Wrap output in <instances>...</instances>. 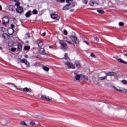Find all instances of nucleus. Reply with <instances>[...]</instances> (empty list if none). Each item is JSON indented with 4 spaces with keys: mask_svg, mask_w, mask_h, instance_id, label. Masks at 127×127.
I'll return each mask as SVG.
<instances>
[{
    "mask_svg": "<svg viewBox=\"0 0 127 127\" xmlns=\"http://www.w3.org/2000/svg\"><path fill=\"white\" fill-rule=\"evenodd\" d=\"M25 58H28V56L27 55H25L24 56Z\"/></svg>",
    "mask_w": 127,
    "mask_h": 127,
    "instance_id": "nucleus-52",
    "label": "nucleus"
},
{
    "mask_svg": "<svg viewBox=\"0 0 127 127\" xmlns=\"http://www.w3.org/2000/svg\"><path fill=\"white\" fill-rule=\"evenodd\" d=\"M119 26H124L125 25V24H124V22H120L119 23Z\"/></svg>",
    "mask_w": 127,
    "mask_h": 127,
    "instance_id": "nucleus-39",
    "label": "nucleus"
},
{
    "mask_svg": "<svg viewBox=\"0 0 127 127\" xmlns=\"http://www.w3.org/2000/svg\"><path fill=\"white\" fill-rule=\"evenodd\" d=\"M7 123H10V122H11V121H7Z\"/></svg>",
    "mask_w": 127,
    "mask_h": 127,
    "instance_id": "nucleus-56",
    "label": "nucleus"
},
{
    "mask_svg": "<svg viewBox=\"0 0 127 127\" xmlns=\"http://www.w3.org/2000/svg\"><path fill=\"white\" fill-rule=\"evenodd\" d=\"M29 49H30V46H26L24 47V50H25V51H27V50H29Z\"/></svg>",
    "mask_w": 127,
    "mask_h": 127,
    "instance_id": "nucleus-26",
    "label": "nucleus"
},
{
    "mask_svg": "<svg viewBox=\"0 0 127 127\" xmlns=\"http://www.w3.org/2000/svg\"><path fill=\"white\" fill-rule=\"evenodd\" d=\"M32 13H33V14H37V13H38V11H37V10L36 9H33Z\"/></svg>",
    "mask_w": 127,
    "mask_h": 127,
    "instance_id": "nucleus-28",
    "label": "nucleus"
},
{
    "mask_svg": "<svg viewBox=\"0 0 127 127\" xmlns=\"http://www.w3.org/2000/svg\"><path fill=\"white\" fill-rule=\"evenodd\" d=\"M84 43H86V44H87V45H88V46H90V43L89 42H88L87 41L84 40L83 41Z\"/></svg>",
    "mask_w": 127,
    "mask_h": 127,
    "instance_id": "nucleus-43",
    "label": "nucleus"
},
{
    "mask_svg": "<svg viewBox=\"0 0 127 127\" xmlns=\"http://www.w3.org/2000/svg\"><path fill=\"white\" fill-rule=\"evenodd\" d=\"M46 35V33L44 32L42 34V36H45Z\"/></svg>",
    "mask_w": 127,
    "mask_h": 127,
    "instance_id": "nucleus-48",
    "label": "nucleus"
},
{
    "mask_svg": "<svg viewBox=\"0 0 127 127\" xmlns=\"http://www.w3.org/2000/svg\"><path fill=\"white\" fill-rule=\"evenodd\" d=\"M57 2H60L61 3L62 2H65V0H55Z\"/></svg>",
    "mask_w": 127,
    "mask_h": 127,
    "instance_id": "nucleus-33",
    "label": "nucleus"
},
{
    "mask_svg": "<svg viewBox=\"0 0 127 127\" xmlns=\"http://www.w3.org/2000/svg\"><path fill=\"white\" fill-rule=\"evenodd\" d=\"M15 5L16 6H17V7H19V6H20L19 5H20V3L19 2H17L15 4Z\"/></svg>",
    "mask_w": 127,
    "mask_h": 127,
    "instance_id": "nucleus-38",
    "label": "nucleus"
},
{
    "mask_svg": "<svg viewBox=\"0 0 127 127\" xmlns=\"http://www.w3.org/2000/svg\"><path fill=\"white\" fill-rule=\"evenodd\" d=\"M118 62H120V63H122L123 64H126V65H127V62H125V61L123 60L122 59H118Z\"/></svg>",
    "mask_w": 127,
    "mask_h": 127,
    "instance_id": "nucleus-18",
    "label": "nucleus"
},
{
    "mask_svg": "<svg viewBox=\"0 0 127 127\" xmlns=\"http://www.w3.org/2000/svg\"><path fill=\"white\" fill-rule=\"evenodd\" d=\"M41 100H45L46 101H51L52 98H49V96H47L45 95H42L41 97Z\"/></svg>",
    "mask_w": 127,
    "mask_h": 127,
    "instance_id": "nucleus-8",
    "label": "nucleus"
},
{
    "mask_svg": "<svg viewBox=\"0 0 127 127\" xmlns=\"http://www.w3.org/2000/svg\"><path fill=\"white\" fill-rule=\"evenodd\" d=\"M64 40L65 42H67V43H68V44H72V42H71V41H69V39L68 38H67V37L64 38Z\"/></svg>",
    "mask_w": 127,
    "mask_h": 127,
    "instance_id": "nucleus-21",
    "label": "nucleus"
},
{
    "mask_svg": "<svg viewBox=\"0 0 127 127\" xmlns=\"http://www.w3.org/2000/svg\"><path fill=\"white\" fill-rule=\"evenodd\" d=\"M124 56H126V57H127V54H124Z\"/></svg>",
    "mask_w": 127,
    "mask_h": 127,
    "instance_id": "nucleus-54",
    "label": "nucleus"
},
{
    "mask_svg": "<svg viewBox=\"0 0 127 127\" xmlns=\"http://www.w3.org/2000/svg\"><path fill=\"white\" fill-rule=\"evenodd\" d=\"M2 36L3 38L5 39L6 38V37H7V36H8V35H7V34L6 33H3Z\"/></svg>",
    "mask_w": 127,
    "mask_h": 127,
    "instance_id": "nucleus-32",
    "label": "nucleus"
},
{
    "mask_svg": "<svg viewBox=\"0 0 127 127\" xmlns=\"http://www.w3.org/2000/svg\"><path fill=\"white\" fill-rule=\"evenodd\" d=\"M2 50V47L0 46V50Z\"/></svg>",
    "mask_w": 127,
    "mask_h": 127,
    "instance_id": "nucleus-55",
    "label": "nucleus"
},
{
    "mask_svg": "<svg viewBox=\"0 0 127 127\" xmlns=\"http://www.w3.org/2000/svg\"><path fill=\"white\" fill-rule=\"evenodd\" d=\"M82 78L83 79H84V80H86V81H88L89 80V78H88V77L86 76L85 75H82Z\"/></svg>",
    "mask_w": 127,
    "mask_h": 127,
    "instance_id": "nucleus-34",
    "label": "nucleus"
},
{
    "mask_svg": "<svg viewBox=\"0 0 127 127\" xmlns=\"http://www.w3.org/2000/svg\"><path fill=\"white\" fill-rule=\"evenodd\" d=\"M117 91H119V92H121V93H127V89H124L123 90L121 89H117Z\"/></svg>",
    "mask_w": 127,
    "mask_h": 127,
    "instance_id": "nucleus-22",
    "label": "nucleus"
},
{
    "mask_svg": "<svg viewBox=\"0 0 127 127\" xmlns=\"http://www.w3.org/2000/svg\"><path fill=\"white\" fill-rule=\"evenodd\" d=\"M105 75L108 77V76H116L117 73L114 71H110L109 72H104Z\"/></svg>",
    "mask_w": 127,
    "mask_h": 127,
    "instance_id": "nucleus-10",
    "label": "nucleus"
},
{
    "mask_svg": "<svg viewBox=\"0 0 127 127\" xmlns=\"http://www.w3.org/2000/svg\"><path fill=\"white\" fill-rule=\"evenodd\" d=\"M18 59L20 63H24L25 65H26L27 67H30V64H29V62H28L26 59H21V58H19Z\"/></svg>",
    "mask_w": 127,
    "mask_h": 127,
    "instance_id": "nucleus-4",
    "label": "nucleus"
},
{
    "mask_svg": "<svg viewBox=\"0 0 127 127\" xmlns=\"http://www.w3.org/2000/svg\"><path fill=\"white\" fill-rule=\"evenodd\" d=\"M49 48L50 49H53V46H49Z\"/></svg>",
    "mask_w": 127,
    "mask_h": 127,
    "instance_id": "nucleus-50",
    "label": "nucleus"
},
{
    "mask_svg": "<svg viewBox=\"0 0 127 127\" xmlns=\"http://www.w3.org/2000/svg\"><path fill=\"white\" fill-rule=\"evenodd\" d=\"M39 65H40V64L39 63H36L34 64V65L35 66V67L39 66Z\"/></svg>",
    "mask_w": 127,
    "mask_h": 127,
    "instance_id": "nucleus-44",
    "label": "nucleus"
},
{
    "mask_svg": "<svg viewBox=\"0 0 127 127\" xmlns=\"http://www.w3.org/2000/svg\"><path fill=\"white\" fill-rule=\"evenodd\" d=\"M10 51L12 52H15V51H16V48H12L10 49Z\"/></svg>",
    "mask_w": 127,
    "mask_h": 127,
    "instance_id": "nucleus-35",
    "label": "nucleus"
},
{
    "mask_svg": "<svg viewBox=\"0 0 127 127\" xmlns=\"http://www.w3.org/2000/svg\"><path fill=\"white\" fill-rule=\"evenodd\" d=\"M74 10H75V9H71L69 10L70 12H73V11H74Z\"/></svg>",
    "mask_w": 127,
    "mask_h": 127,
    "instance_id": "nucleus-49",
    "label": "nucleus"
},
{
    "mask_svg": "<svg viewBox=\"0 0 127 127\" xmlns=\"http://www.w3.org/2000/svg\"><path fill=\"white\" fill-rule=\"evenodd\" d=\"M51 18L53 19H57L58 20L60 18V17L57 15V14H52L51 15Z\"/></svg>",
    "mask_w": 127,
    "mask_h": 127,
    "instance_id": "nucleus-12",
    "label": "nucleus"
},
{
    "mask_svg": "<svg viewBox=\"0 0 127 127\" xmlns=\"http://www.w3.org/2000/svg\"><path fill=\"white\" fill-rule=\"evenodd\" d=\"M69 5L66 4L65 6H64V7L63 8V10H68L69 9H70V8H69Z\"/></svg>",
    "mask_w": 127,
    "mask_h": 127,
    "instance_id": "nucleus-19",
    "label": "nucleus"
},
{
    "mask_svg": "<svg viewBox=\"0 0 127 127\" xmlns=\"http://www.w3.org/2000/svg\"><path fill=\"white\" fill-rule=\"evenodd\" d=\"M2 8L1 7V5H0V10H2Z\"/></svg>",
    "mask_w": 127,
    "mask_h": 127,
    "instance_id": "nucleus-53",
    "label": "nucleus"
},
{
    "mask_svg": "<svg viewBox=\"0 0 127 127\" xmlns=\"http://www.w3.org/2000/svg\"><path fill=\"white\" fill-rule=\"evenodd\" d=\"M64 35H67V34H68V32H67V30L65 29L64 30Z\"/></svg>",
    "mask_w": 127,
    "mask_h": 127,
    "instance_id": "nucleus-41",
    "label": "nucleus"
},
{
    "mask_svg": "<svg viewBox=\"0 0 127 127\" xmlns=\"http://www.w3.org/2000/svg\"><path fill=\"white\" fill-rule=\"evenodd\" d=\"M30 125H31V126H34L35 125V123L34 122L31 121Z\"/></svg>",
    "mask_w": 127,
    "mask_h": 127,
    "instance_id": "nucleus-45",
    "label": "nucleus"
},
{
    "mask_svg": "<svg viewBox=\"0 0 127 127\" xmlns=\"http://www.w3.org/2000/svg\"><path fill=\"white\" fill-rule=\"evenodd\" d=\"M6 85H11L12 86H13L16 90H18V91H22V92H24V93H28V92H30V90L29 88L27 87H25L23 89L20 88V87H17L16 85H15L14 83H6Z\"/></svg>",
    "mask_w": 127,
    "mask_h": 127,
    "instance_id": "nucleus-1",
    "label": "nucleus"
},
{
    "mask_svg": "<svg viewBox=\"0 0 127 127\" xmlns=\"http://www.w3.org/2000/svg\"><path fill=\"white\" fill-rule=\"evenodd\" d=\"M82 2L85 4H87L88 3V0H82Z\"/></svg>",
    "mask_w": 127,
    "mask_h": 127,
    "instance_id": "nucleus-42",
    "label": "nucleus"
},
{
    "mask_svg": "<svg viewBox=\"0 0 127 127\" xmlns=\"http://www.w3.org/2000/svg\"><path fill=\"white\" fill-rule=\"evenodd\" d=\"M64 65L67 66V68H68V69H75V68H76V66H75V65H73V64L70 63L68 62H65L64 63Z\"/></svg>",
    "mask_w": 127,
    "mask_h": 127,
    "instance_id": "nucleus-6",
    "label": "nucleus"
},
{
    "mask_svg": "<svg viewBox=\"0 0 127 127\" xmlns=\"http://www.w3.org/2000/svg\"><path fill=\"white\" fill-rule=\"evenodd\" d=\"M37 45H38V47L39 48H41L42 46H43V42L40 39L37 40Z\"/></svg>",
    "mask_w": 127,
    "mask_h": 127,
    "instance_id": "nucleus-13",
    "label": "nucleus"
},
{
    "mask_svg": "<svg viewBox=\"0 0 127 127\" xmlns=\"http://www.w3.org/2000/svg\"><path fill=\"white\" fill-rule=\"evenodd\" d=\"M74 75H75L74 78V81H79L80 80V78H81V76L79 74H77L75 73H74Z\"/></svg>",
    "mask_w": 127,
    "mask_h": 127,
    "instance_id": "nucleus-14",
    "label": "nucleus"
},
{
    "mask_svg": "<svg viewBox=\"0 0 127 127\" xmlns=\"http://www.w3.org/2000/svg\"><path fill=\"white\" fill-rule=\"evenodd\" d=\"M96 4L97 5H99V2H94V4Z\"/></svg>",
    "mask_w": 127,
    "mask_h": 127,
    "instance_id": "nucleus-51",
    "label": "nucleus"
},
{
    "mask_svg": "<svg viewBox=\"0 0 127 127\" xmlns=\"http://www.w3.org/2000/svg\"><path fill=\"white\" fill-rule=\"evenodd\" d=\"M38 51L40 54H41V55H47V54H46V52H45V50L44 48H39Z\"/></svg>",
    "mask_w": 127,
    "mask_h": 127,
    "instance_id": "nucleus-9",
    "label": "nucleus"
},
{
    "mask_svg": "<svg viewBox=\"0 0 127 127\" xmlns=\"http://www.w3.org/2000/svg\"><path fill=\"white\" fill-rule=\"evenodd\" d=\"M69 37L70 39H71V41L73 42V43L79 44L80 42L79 41V39H78V38L76 37V36L71 35V36H69Z\"/></svg>",
    "mask_w": 127,
    "mask_h": 127,
    "instance_id": "nucleus-3",
    "label": "nucleus"
},
{
    "mask_svg": "<svg viewBox=\"0 0 127 127\" xmlns=\"http://www.w3.org/2000/svg\"><path fill=\"white\" fill-rule=\"evenodd\" d=\"M89 4L90 6H95V2L93 1H90L89 2Z\"/></svg>",
    "mask_w": 127,
    "mask_h": 127,
    "instance_id": "nucleus-27",
    "label": "nucleus"
},
{
    "mask_svg": "<svg viewBox=\"0 0 127 127\" xmlns=\"http://www.w3.org/2000/svg\"><path fill=\"white\" fill-rule=\"evenodd\" d=\"M13 1H16V0H12Z\"/></svg>",
    "mask_w": 127,
    "mask_h": 127,
    "instance_id": "nucleus-57",
    "label": "nucleus"
},
{
    "mask_svg": "<svg viewBox=\"0 0 127 127\" xmlns=\"http://www.w3.org/2000/svg\"><path fill=\"white\" fill-rule=\"evenodd\" d=\"M17 46V51H18V52H21V51L22 50V44L20 43H18Z\"/></svg>",
    "mask_w": 127,
    "mask_h": 127,
    "instance_id": "nucleus-11",
    "label": "nucleus"
},
{
    "mask_svg": "<svg viewBox=\"0 0 127 127\" xmlns=\"http://www.w3.org/2000/svg\"><path fill=\"white\" fill-rule=\"evenodd\" d=\"M95 40H96L97 42H99V40H100V39L99 38V37H96L94 38Z\"/></svg>",
    "mask_w": 127,
    "mask_h": 127,
    "instance_id": "nucleus-47",
    "label": "nucleus"
},
{
    "mask_svg": "<svg viewBox=\"0 0 127 127\" xmlns=\"http://www.w3.org/2000/svg\"><path fill=\"white\" fill-rule=\"evenodd\" d=\"M70 1H73V0H65V2L67 3H69Z\"/></svg>",
    "mask_w": 127,
    "mask_h": 127,
    "instance_id": "nucleus-46",
    "label": "nucleus"
},
{
    "mask_svg": "<svg viewBox=\"0 0 127 127\" xmlns=\"http://www.w3.org/2000/svg\"><path fill=\"white\" fill-rule=\"evenodd\" d=\"M90 56H91V57H93V58H96V57H97V56H96V55H95L93 53L91 54Z\"/></svg>",
    "mask_w": 127,
    "mask_h": 127,
    "instance_id": "nucleus-40",
    "label": "nucleus"
},
{
    "mask_svg": "<svg viewBox=\"0 0 127 127\" xmlns=\"http://www.w3.org/2000/svg\"><path fill=\"white\" fill-rule=\"evenodd\" d=\"M107 78H108L107 75H105V76L99 77L98 79L100 80V81H102L103 80H106Z\"/></svg>",
    "mask_w": 127,
    "mask_h": 127,
    "instance_id": "nucleus-23",
    "label": "nucleus"
},
{
    "mask_svg": "<svg viewBox=\"0 0 127 127\" xmlns=\"http://www.w3.org/2000/svg\"><path fill=\"white\" fill-rule=\"evenodd\" d=\"M67 4L69 5H68L69 8H71L74 7L75 6V3L73 2L69 3Z\"/></svg>",
    "mask_w": 127,
    "mask_h": 127,
    "instance_id": "nucleus-17",
    "label": "nucleus"
},
{
    "mask_svg": "<svg viewBox=\"0 0 127 127\" xmlns=\"http://www.w3.org/2000/svg\"><path fill=\"white\" fill-rule=\"evenodd\" d=\"M34 58H37L38 59H42V57L40 55H37L34 57Z\"/></svg>",
    "mask_w": 127,
    "mask_h": 127,
    "instance_id": "nucleus-31",
    "label": "nucleus"
},
{
    "mask_svg": "<svg viewBox=\"0 0 127 127\" xmlns=\"http://www.w3.org/2000/svg\"><path fill=\"white\" fill-rule=\"evenodd\" d=\"M62 60L64 59L65 60H67V59H69V57H68V54L67 53H64V57L61 59Z\"/></svg>",
    "mask_w": 127,
    "mask_h": 127,
    "instance_id": "nucleus-20",
    "label": "nucleus"
},
{
    "mask_svg": "<svg viewBox=\"0 0 127 127\" xmlns=\"http://www.w3.org/2000/svg\"><path fill=\"white\" fill-rule=\"evenodd\" d=\"M20 124L21 126H27V124L24 121H21Z\"/></svg>",
    "mask_w": 127,
    "mask_h": 127,
    "instance_id": "nucleus-30",
    "label": "nucleus"
},
{
    "mask_svg": "<svg viewBox=\"0 0 127 127\" xmlns=\"http://www.w3.org/2000/svg\"><path fill=\"white\" fill-rule=\"evenodd\" d=\"M8 8L11 11H15V6L13 5H10Z\"/></svg>",
    "mask_w": 127,
    "mask_h": 127,
    "instance_id": "nucleus-16",
    "label": "nucleus"
},
{
    "mask_svg": "<svg viewBox=\"0 0 127 127\" xmlns=\"http://www.w3.org/2000/svg\"><path fill=\"white\" fill-rule=\"evenodd\" d=\"M97 12H98L99 13H100L101 14H103V13H105V11L102 9L97 10Z\"/></svg>",
    "mask_w": 127,
    "mask_h": 127,
    "instance_id": "nucleus-25",
    "label": "nucleus"
},
{
    "mask_svg": "<svg viewBox=\"0 0 127 127\" xmlns=\"http://www.w3.org/2000/svg\"><path fill=\"white\" fill-rule=\"evenodd\" d=\"M75 64V66L76 67V68H81V64H80L79 63H76Z\"/></svg>",
    "mask_w": 127,
    "mask_h": 127,
    "instance_id": "nucleus-29",
    "label": "nucleus"
},
{
    "mask_svg": "<svg viewBox=\"0 0 127 127\" xmlns=\"http://www.w3.org/2000/svg\"><path fill=\"white\" fill-rule=\"evenodd\" d=\"M59 43L61 44V49L64 50V51H67L68 50L67 44L64 42H60Z\"/></svg>",
    "mask_w": 127,
    "mask_h": 127,
    "instance_id": "nucleus-2",
    "label": "nucleus"
},
{
    "mask_svg": "<svg viewBox=\"0 0 127 127\" xmlns=\"http://www.w3.org/2000/svg\"><path fill=\"white\" fill-rule=\"evenodd\" d=\"M43 69L44 70V71H46L47 72H48L49 71V68L46 66H43Z\"/></svg>",
    "mask_w": 127,
    "mask_h": 127,
    "instance_id": "nucleus-24",
    "label": "nucleus"
},
{
    "mask_svg": "<svg viewBox=\"0 0 127 127\" xmlns=\"http://www.w3.org/2000/svg\"><path fill=\"white\" fill-rule=\"evenodd\" d=\"M23 7L21 6H19L16 8V12L17 13H19V14H21V13H22L23 12Z\"/></svg>",
    "mask_w": 127,
    "mask_h": 127,
    "instance_id": "nucleus-7",
    "label": "nucleus"
},
{
    "mask_svg": "<svg viewBox=\"0 0 127 127\" xmlns=\"http://www.w3.org/2000/svg\"><path fill=\"white\" fill-rule=\"evenodd\" d=\"M10 26H11V28L12 29V30H13V32H14V30L13 29V28H14V27H15V26H14V24H11V25H10Z\"/></svg>",
    "mask_w": 127,
    "mask_h": 127,
    "instance_id": "nucleus-37",
    "label": "nucleus"
},
{
    "mask_svg": "<svg viewBox=\"0 0 127 127\" xmlns=\"http://www.w3.org/2000/svg\"><path fill=\"white\" fill-rule=\"evenodd\" d=\"M122 83L124 85H127V81L126 80H123L121 81Z\"/></svg>",
    "mask_w": 127,
    "mask_h": 127,
    "instance_id": "nucleus-36",
    "label": "nucleus"
},
{
    "mask_svg": "<svg viewBox=\"0 0 127 127\" xmlns=\"http://www.w3.org/2000/svg\"><path fill=\"white\" fill-rule=\"evenodd\" d=\"M25 15L26 17H30V16L32 15V12L29 10L25 13Z\"/></svg>",
    "mask_w": 127,
    "mask_h": 127,
    "instance_id": "nucleus-15",
    "label": "nucleus"
},
{
    "mask_svg": "<svg viewBox=\"0 0 127 127\" xmlns=\"http://www.w3.org/2000/svg\"><path fill=\"white\" fill-rule=\"evenodd\" d=\"M2 20L3 25H5L6 24H7L8 22H9V18L7 16L3 17L2 18Z\"/></svg>",
    "mask_w": 127,
    "mask_h": 127,
    "instance_id": "nucleus-5",
    "label": "nucleus"
}]
</instances>
